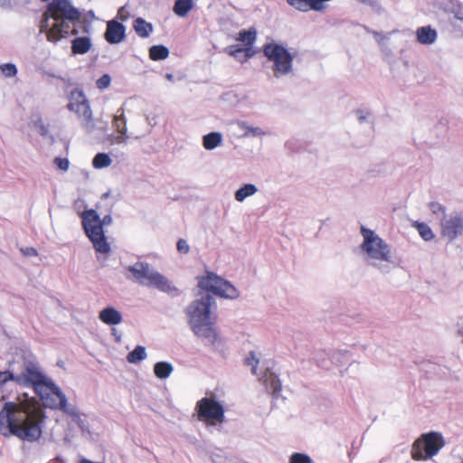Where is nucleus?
Masks as SVG:
<instances>
[{"mask_svg": "<svg viewBox=\"0 0 463 463\" xmlns=\"http://www.w3.org/2000/svg\"><path fill=\"white\" fill-rule=\"evenodd\" d=\"M43 419L44 413L34 399L24 393L14 402H5L0 411V433L33 442L42 436Z\"/></svg>", "mask_w": 463, "mask_h": 463, "instance_id": "obj_1", "label": "nucleus"}, {"mask_svg": "<svg viewBox=\"0 0 463 463\" xmlns=\"http://www.w3.org/2000/svg\"><path fill=\"white\" fill-rule=\"evenodd\" d=\"M198 287L206 292L201 293L186 308L190 318H210L216 310L214 298L209 294L213 293L219 297L235 299L239 297L238 289L228 280L207 271L206 276L198 279Z\"/></svg>", "mask_w": 463, "mask_h": 463, "instance_id": "obj_2", "label": "nucleus"}, {"mask_svg": "<svg viewBox=\"0 0 463 463\" xmlns=\"http://www.w3.org/2000/svg\"><path fill=\"white\" fill-rule=\"evenodd\" d=\"M15 383L33 388L45 406L67 411L65 395L58 386L44 376L35 364L24 363L21 373L15 375Z\"/></svg>", "mask_w": 463, "mask_h": 463, "instance_id": "obj_3", "label": "nucleus"}, {"mask_svg": "<svg viewBox=\"0 0 463 463\" xmlns=\"http://www.w3.org/2000/svg\"><path fill=\"white\" fill-rule=\"evenodd\" d=\"M361 234L364 238L361 249L366 254L367 263L382 271H387V267L385 265H382L381 262H392V256L389 244H387L373 230L364 226L361 227Z\"/></svg>", "mask_w": 463, "mask_h": 463, "instance_id": "obj_4", "label": "nucleus"}, {"mask_svg": "<svg viewBox=\"0 0 463 463\" xmlns=\"http://www.w3.org/2000/svg\"><path fill=\"white\" fill-rule=\"evenodd\" d=\"M127 270L131 274V276H128V279L142 286L155 288L162 292L172 295L178 294V289L171 284L169 279L158 271L151 269L147 262L137 261L127 267Z\"/></svg>", "mask_w": 463, "mask_h": 463, "instance_id": "obj_5", "label": "nucleus"}, {"mask_svg": "<svg viewBox=\"0 0 463 463\" xmlns=\"http://www.w3.org/2000/svg\"><path fill=\"white\" fill-rule=\"evenodd\" d=\"M83 229L93 244L96 251L100 253H109L110 246L104 234L103 226L112 223L110 214L105 215L100 219L95 210H87L81 213Z\"/></svg>", "mask_w": 463, "mask_h": 463, "instance_id": "obj_6", "label": "nucleus"}, {"mask_svg": "<svg viewBox=\"0 0 463 463\" xmlns=\"http://www.w3.org/2000/svg\"><path fill=\"white\" fill-rule=\"evenodd\" d=\"M445 444L441 433L437 431L423 433L412 443L411 456L416 461L430 459L438 455Z\"/></svg>", "mask_w": 463, "mask_h": 463, "instance_id": "obj_7", "label": "nucleus"}, {"mask_svg": "<svg viewBox=\"0 0 463 463\" xmlns=\"http://www.w3.org/2000/svg\"><path fill=\"white\" fill-rule=\"evenodd\" d=\"M263 53L273 62L272 71L276 78L292 71L294 56L282 45L269 43L264 45Z\"/></svg>", "mask_w": 463, "mask_h": 463, "instance_id": "obj_8", "label": "nucleus"}, {"mask_svg": "<svg viewBox=\"0 0 463 463\" xmlns=\"http://www.w3.org/2000/svg\"><path fill=\"white\" fill-rule=\"evenodd\" d=\"M197 419L208 425L222 423L225 420L224 409L214 397H203L199 400L194 408Z\"/></svg>", "mask_w": 463, "mask_h": 463, "instance_id": "obj_9", "label": "nucleus"}, {"mask_svg": "<svg viewBox=\"0 0 463 463\" xmlns=\"http://www.w3.org/2000/svg\"><path fill=\"white\" fill-rule=\"evenodd\" d=\"M44 20L42 22L41 31L48 27L47 22L49 18L55 21L61 19L68 20L71 22L79 21L80 14L78 9L73 7L69 0H52L43 14Z\"/></svg>", "mask_w": 463, "mask_h": 463, "instance_id": "obj_10", "label": "nucleus"}, {"mask_svg": "<svg viewBox=\"0 0 463 463\" xmlns=\"http://www.w3.org/2000/svg\"><path fill=\"white\" fill-rule=\"evenodd\" d=\"M68 109L74 111L81 119L84 128L90 129L93 127L92 112L89 102L82 91H71Z\"/></svg>", "mask_w": 463, "mask_h": 463, "instance_id": "obj_11", "label": "nucleus"}, {"mask_svg": "<svg viewBox=\"0 0 463 463\" xmlns=\"http://www.w3.org/2000/svg\"><path fill=\"white\" fill-rule=\"evenodd\" d=\"M463 234V213L452 212L440 220V235L449 241Z\"/></svg>", "mask_w": 463, "mask_h": 463, "instance_id": "obj_12", "label": "nucleus"}, {"mask_svg": "<svg viewBox=\"0 0 463 463\" xmlns=\"http://www.w3.org/2000/svg\"><path fill=\"white\" fill-rule=\"evenodd\" d=\"M191 328L194 335L203 339L205 344L214 345L218 335L212 320H190Z\"/></svg>", "mask_w": 463, "mask_h": 463, "instance_id": "obj_13", "label": "nucleus"}, {"mask_svg": "<svg viewBox=\"0 0 463 463\" xmlns=\"http://www.w3.org/2000/svg\"><path fill=\"white\" fill-rule=\"evenodd\" d=\"M126 37V27L121 23L111 20L107 23L105 40L110 44H118Z\"/></svg>", "mask_w": 463, "mask_h": 463, "instance_id": "obj_14", "label": "nucleus"}, {"mask_svg": "<svg viewBox=\"0 0 463 463\" xmlns=\"http://www.w3.org/2000/svg\"><path fill=\"white\" fill-rule=\"evenodd\" d=\"M70 24L61 19L56 21V24L47 30V27L43 32H45L47 40L49 42L57 43L61 38H66L69 35Z\"/></svg>", "mask_w": 463, "mask_h": 463, "instance_id": "obj_15", "label": "nucleus"}, {"mask_svg": "<svg viewBox=\"0 0 463 463\" xmlns=\"http://www.w3.org/2000/svg\"><path fill=\"white\" fill-rule=\"evenodd\" d=\"M439 9L463 23V5L458 0H444L439 4Z\"/></svg>", "mask_w": 463, "mask_h": 463, "instance_id": "obj_16", "label": "nucleus"}, {"mask_svg": "<svg viewBox=\"0 0 463 463\" xmlns=\"http://www.w3.org/2000/svg\"><path fill=\"white\" fill-rule=\"evenodd\" d=\"M438 38L437 31L430 25L421 26L416 30L417 42L423 45L433 44Z\"/></svg>", "mask_w": 463, "mask_h": 463, "instance_id": "obj_17", "label": "nucleus"}, {"mask_svg": "<svg viewBox=\"0 0 463 463\" xmlns=\"http://www.w3.org/2000/svg\"><path fill=\"white\" fill-rule=\"evenodd\" d=\"M287 2L288 5L301 12H307L310 9L322 11L325 7L324 5L317 0H287Z\"/></svg>", "mask_w": 463, "mask_h": 463, "instance_id": "obj_18", "label": "nucleus"}, {"mask_svg": "<svg viewBox=\"0 0 463 463\" xmlns=\"http://www.w3.org/2000/svg\"><path fill=\"white\" fill-rule=\"evenodd\" d=\"M261 381L266 389L272 394H279L281 391V383L278 376L272 372L267 371L262 376Z\"/></svg>", "mask_w": 463, "mask_h": 463, "instance_id": "obj_19", "label": "nucleus"}, {"mask_svg": "<svg viewBox=\"0 0 463 463\" xmlns=\"http://www.w3.org/2000/svg\"><path fill=\"white\" fill-rule=\"evenodd\" d=\"M91 48V42L89 37H76L71 41V51L75 54H85Z\"/></svg>", "mask_w": 463, "mask_h": 463, "instance_id": "obj_20", "label": "nucleus"}, {"mask_svg": "<svg viewBox=\"0 0 463 463\" xmlns=\"http://www.w3.org/2000/svg\"><path fill=\"white\" fill-rule=\"evenodd\" d=\"M133 27L139 37L146 38L153 32V25L145 19L138 17L134 21Z\"/></svg>", "mask_w": 463, "mask_h": 463, "instance_id": "obj_21", "label": "nucleus"}, {"mask_svg": "<svg viewBox=\"0 0 463 463\" xmlns=\"http://www.w3.org/2000/svg\"><path fill=\"white\" fill-rule=\"evenodd\" d=\"M222 136L219 132H211L203 137V145L205 149L213 150L222 144Z\"/></svg>", "mask_w": 463, "mask_h": 463, "instance_id": "obj_22", "label": "nucleus"}, {"mask_svg": "<svg viewBox=\"0 0 463 463\" xmlns=\"http://www.w3.org/2000/svg\"><path fill=\"white\" fill-rule=\"evenodd\" d=\"M194 0H176L175 2L173 11L180 16L184 17L193 9Z\"/></svg>", "mask_w": 463, "mask_h": 463, "instance_id": "obj_23", "label": "nucleus"}, {"mask_svg": "<svg viewBox=\"0 0 463 463\" xmlns=\"http://www.w3.org/2000/svg\"><path fill=\"white\" fill-rule=\"evenodd\" d=\"M257 191L258 188L255 184H245L235 192L234 198L238 202H243L248 196L255 194Z\"/></svg>", "mask_w": 463, "mask_h": 463, "instance_id": "obj_24", "label": "nucleus"}, {"mask_svg": "<svg viewBox=\"0 0 463 463\" xmlns=\"http://www.w3.org/2000/svg\"><path fill=\"white\" fill-rule=\"evenodd\" d=\"M250 51V48L244 49L239 45H231L226 48L227 53L240 61L247 60L250 58L251 56Z\"/></svg>", "mask_w": 463, "mask_h": 463, "instance_id": "obj_25", "label": "nucleus"}, {"mask_svg": "<svg viewBox=\"0 0 463 463\" xmlns=\"http://www.w3.org/2000/svg\"><path fill=\"white\" fill-rule=\"evenodd\" d=\"M173 372V366L167 362H158L154 365V373L159 379H165Z\"/></svg>", "mask_w": 463, "mask_h": 463, "instance_id": "obj_26", "label": "nucleus"}, {"mask_svg": "<svg viewBox=\"0 0 463 463\" xmlns=\"http://www.w3.org/2000/svg\"><path fill=\"white\" fill-rule=\"evenodd\" d=\"M169 55V50L165 45H153L149 49V58L153 61L165 60Z\"/></svg>", "mask_w": 463, "mask_h": 463, "instance_id": "obj_27", "label": "nucleus"}, {"mask_svg": "<svg viewBox=\"0 0 463 463\" xmlns=\"http://www.w3.org/2000/svg\"><path fill=\"white\" fill-rule=\"evenodd\" d=\"M413 227L417 229L419 234L424 241H430L434 239L435 235L431 228L425 222H415Z\"/></svg>", "mask_w": 463, "mask_h": 463, "instance_id": "obj_28", "label": "nucleus"}, {"mask_svg": "<svg viewBox=\"0 0 463 463\" xmlns=\"http://www.w3.org/2000/svg\"><path fill=\"white\" fill-rule=\"evenodd\" d=\"M146 357V348L142 345H137L133 351L129 352L127 360L130 364H137Z\"/></svg>", "mask_w": 463, "mask_h": 463, "instance_id": "obj_29", "label": "nucleus"}, {"mask_svg": "<svg viewBox=\"0 0 463 463\" xmlns=\"http://www.w3.org/2000/svg\"><path fill=\"white\" fill-rule=\"evenodd\" d=\"M256 30L253 28L249 30H242L239 33L237 40L244 43L250 49V46L256 41Z\"/></svg>", "mask_w": 463, "mask_h": 463, "instance_id": "obj_30", "label": "nucleus"}, {"mask_svg": "<svg viewBox=\"0 0 463 463\" xmlns=\"http://www.w3.org/2000/svg\"><path fill=\"white\" fill-rule=\"evenodd\" d=\"M112 160L108 154L98 153L92 160V165L94 168L101 169L109 166Z\"/></svg>", "mask_w": 463, "mask_h": 463, "instance_id": "obj_31", "label": "nucleus"}, {"mask_svg": "<svg viewBox=\"0 0 463 463\" xmlns=\"http://www.w3.org/2000/svg\"><path fill=\"white\" fill-rule=\"evenodd\" d=\"M118 133L119 135L118 136H110L109 137V139L110 140L111 144L113 143H117V144H121V143H126L127 142V139L128 138V136L127 135V127H126V123L125 121L123 122V126L122 127H118Z\"/></svg>", "mask_w": 463, "mask_h": 463, "instance_id": "obj_32", "label": "nucleus"}, {"mask_svg": "<svg viewBox=\"0 0 463 463\" xmlns=\"http://www.w3.org/2000/svg\"><path fill=\"white\" fill-rule=\"evenodd\" d=\"M239 126L241 129H244L245 130V135H251L253 137H258V136H262L264 135V132L262 131V129L260 128H254V127H250L249 126L246 122L244 121H241V122H239Z\"/></svg>", "mask_w": 463, "mask_h": 463, "instance_id": "obj_33", "label": "nucleus"}, {"mask_svg": "<svg viewBox=\"0 0 463 463\" xmlns=\"http://www.w3.org/2000/svg\"><path fill=\"white\" fill-rule=\"evenodd\" d=\"M260 363V359L257 357L253 351L250 352L249 355L244 359L246 365L251 366L252 374H257V366Z\"/></svg>", "mask_w": 463, "mask_h": 463, "instance_id": "obj_34", "label": "nucleus"}, {"mask_svg": "<svg viewBox=\"0 0 463 463\" xmlns=\"http://www.w3.org/2000/svg\"><path fill=\"white\" fill-rule=\"evenodd\" d=\"M99 318H122L121 314L114 307H108L104 308L99 316Z\"/></svg>", "mask_w": 463, "mask_h": 463, "instance_id": "obj_35", "label": "nucleus"}, {"mask_svg": "<svg viewBox=\"0 0 463 463\" xmlns=\"http://www.w3.org/2000/svg\"><path fill=\"white\" fill-rule=\"evenodd\" d=\"M289 463H313L311 458L304 453L295 452L289 458Z\"/></svg>", "mask_w": 463, "mask_h": 463, "instance_id": "obj_36", "label": "nucleus"}, {"mask_svg": "<svg viewBox=\"0 0 463 463\" xmlns=\"http://www.w3.org/2000/svg\"><path fill=\"white\" fill-rule=\"evenodd\" d=\"M2 73L8 78L14 77L17 74V68L14 63H5L0 66Z\"/></svg>", "mask_w": 463, "mask_h": 463, "instance_id": "obj_37", "label": "nucleus"}, {"mask_svg": "<svg viewBox=\"0 0 463 463\" xmlns=\"http://www.w3.org/2000/svg\"><path fill=\"white\" fill-rule=\"evenodd\" d=\"M111 78L109 74H103L96 81V86L99 90L107 89L110 85Z\"/></svg>", "mask_w": 463, "mask_h": 463, "instance_id": "obj_38", "label": "nucleus"}, {"mask_svg": "<svg viewBox=\"0 0 463 463\" xmlns=\"http://www.w3.org/2000/svg\"><path fill=\"white\" fill-rule=\"evenodd\" d=\"M429 208L433 214L442 213L443 216H444V214H446L445 213V212H446L445 206L440 204L438 202H430L429 203Z\"/></svg>", "mask_w": 463, "mask_h": 463, "instance_id": "obj_39", "label": "nucleus"}, {"mask_svg": "<svg viewBox=\"0 0 463 463\" xmlns=\"http://www.w3.org/2000/svg\"><path fill=\"white\" fill-rule=\"evenodd\" d=\"M8 381L15 382V374L10 371L0 372V385L5 383Z\"/></svg>", "mask_w": 463, "mask_h": 463, "instance_id": "obj_40", "label": "nucleus"}, {"mask_svg": "<svg viewBox=\"0 0 463 463\" xmlns=\"http://www.w3.org/2000/svg\"><path fill=\"white\" fill-rule=\"evenodd\" d=\"M177 250L182 254H187L190 250V247L184 239H179L176 243Z\"/></svg>", "mask_w": 463, "mask_h": 463, "instance_id": "obj_41", "label": "nucleus"}, {"mask_svg": "<svg viewBox=\"0 0 463 463\" xmlns=\"http://www.w3.org/2000/svg\"><path fill=\"white\" fill-rule=\"evenodd\" d=\"M54 164L62 171H67L69 168V160L67 158L55 157Z\"/></svg>", "mask_w": 463, "mask_h": 463, "instance_id": "obj_42", "label": "nucleus"}, {"mask_svg": "<svg viewBox=\"0 0 463 463\" xmlns=\"http://www.w3.org/2000/svg\"><path fill=\"white\" fill-rule=\"evenodd\" d=\"M124 121L126 122L124 112L120 113L119 115H116L114 117L113 126L115 127L116 130L118 132V127H122Z\"/></svg>", "mask_w": 463, "mask_h": 463, "instance_id": "obj_43", "label": "nucleus"}, {"mask_svg": "<svg viewBox=\"0 0 463 463\" xmlns=\"http://www.w3.org/2000/svg\"><path fill=\"white\" fill-rule=\"evenodd\" d=\"M20 251L26 257H35L38 255L37 250L33 247L21 248Z\"/></svg>", "mask_w": 463, "mask_h": 463, "instance_id": "obj_44", "label": "nucleus"}, {"mask_svg": "<svg viewBox=\"0 0 463 463\" xmlns=\"http://www.w3.org/2000/svg\"><path fill=\"white\" fill-rule=\"evenodd\" d=\"M355 113L357 115V118H358V120H359L360 123H363V122L365 121L368 113H364V111L362 110V109H357L355 111Z\"/></svg>", "mask_w": 463, "mask_h": 463, "instance_id": "obj_45", "label": "nucleus"}, {"mask_svg": "<svg viewBox=\"0 0 463 463\" xmlns=\"http://www.w3.org/2000/svg\"><path fill=\"white\" fill-rule=\"evenodd\" d=\"M0 5L3 7H8V6H10V1L9 0H0Z\"/></svg>", "mask_w": 463, "mask_h": 463, "instance_id": "obj_46", "label": "nucleus"}, {"mask_svg": "<svg viewBox=\"0 0 463 463\" xmlns=\"http://www.w3.org/2000/svg\"><path fill=\"white\" fill-rule=\"evenodd\" d=\"M103 321L107 324L116 325V324H118L121 320H103Z\"/></svg>", "mask_w": 463, "mask_h": 463, "instance_id": "obj_47", "label": "nucleus"}, {"mask_svg": "<svg viewBox=\"0 0 463 463\" xmlns=\"http://www.w3.org/2000/svg\"><path fill=\"white\" fill-rule=\"evenodd\" d=\"M46 134V128L44 126H42L41 127V135H45Z\"/></svg>", "mask_w": 463, "mask_h": 463, "instance_id": "obj_48", "label": "nucleus"}, {"mask_svg": "<svg viewBox=\"0 0 463 463\" xmlns=\"http://www.w3.org/2000/svg\"><path fill=\"white\" fill-rule=\"evenodd\" d=\"M109 196V192H107L105 194H102V198H108Z\"/></svg>", "mask_w": 463, "mask_h": 463, "instance_id": "obj_49", "label": "nucleus"}, {"mask_svg": "<svg viewBox=\"0 0 463 463\" xmlns=\"http://www.w3.org/2000/svg\"><path fill=\"white\" fill-rule=\"evenodd\" d=\"M166 79L169 80H173V75L172 74H166Z\"/></svg>", "mask_w": 463, "mask_h": 463, "instance_id": "obj_50", "label": "nucleus"}, {"mask_svg": "<svg viewBox=\"0 0 463 463\" xmlns=\"http://www.w3.org/2000/svg\"><path fill=\"white\" fill-rule=\"evenodd\" d=\"M72 33H73V34H77V33H78L77 30H73V31H72Z\"/></svg>", "mask_w": 463, "mask_h": 463, "instance_id": "obj_51", "label": "nucleus"}, {"mask_svg": "<svg viewBox=\"0 0 463 463\" xmlns=\"http://www.w3.org/2000/svg\"><path fill=\"white\" fill-rule=\"evenodd\" d=\"M112 331H113V335H116V329L113 328Z\"/></svg>", "mask_w": 463, "mask_h": 463, "instance_id": "obj_52", "label": "nucleus"}, {"mask_svg": "<svg viewBox=\"0 0 463 463\" xmlns=\"http://www.w3.org/2000/svg\"><path fill=\"white\" fill-rule=\"evenodd\" d=\"M116 339H117V341H119L120 340V336H117Z\"/></svg>", "mask_w": 463, "mask_h": 463, "instance_id": "obj_53", "label": "nucleus"}]
</instances>
